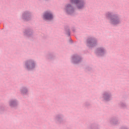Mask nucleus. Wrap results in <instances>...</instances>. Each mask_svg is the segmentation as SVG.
I'll use <instances>...</instances> for the list:
<instances>
[{"mask_svg": "<svg viewBox=\"0 0 129 129\" xmlns=\"http://www.w3.org/2000/svg\"><path fill=\"white\" fill-rule=\"evenodd\" d=\"M66 11L68 13V14H70V13L73 11V8L71 5H68L66 7Z\"/></svg>", "mask_w": 129, "mask_h": 129, "instance_id": "3", "label": "nucleus"}, {"mask_svg": "<svg viewBox=\"0 0 129 129\" xmlns=\"http://www.w3.org/2000/svg\"><path fill=\"white\" fill-rule=\"evenodd\" d=\"M23 93H24V91H23Z\"/></svg>", "mask_w": 129, "mask_h": 129, "instance_id": "7", "label": "nucleus"}, {"mask_svg": "<svg viewBox=\"0 0 129 129\" xmlns=\"http://www.w3.org/2000/svg\"><path fill=\"white\" fill-rule=\"evenodd\" d=\"M43 19L44 20H51L53 19V16L50 12H45L43 16Z\"/></svg>", "mask_w": 129, "mask_h": 129, "instance_id": "2", "label": "nucleus"}, {"mask_svg": "<svg viewBox=\"0 0 129 129\" xmlns=\"http://www.w3.org/2000/svg\"><path fill=\"white\" fill-rule=\"evenodd\" d=\"M111 23L113 25H117L119 23V20L117 19H111Z\"/></svg>", "mask_w": 129, "mask_h": 129, "instance_id": "4", "label": "nucleus"}, {"mask_svg": "<svg viewBox=\"0 0 129 129\" xmlns=\"http://www.w3.org/2000/svg\"><path fill=\"white\" fill-rule=\"evenodd\" d=\"M71 2L72 4H76V5H77L78 9H82V8L84 7L83 2L79 0H71Z\"/></svg>", "mask_w": 129, "mask_h": 129, "instance_id": "1", "label": "nucleus"}, {"mask_svg": "<svg viewBox=\"0 0 129 129\" xmlns=\"http://www.w3.org/2000/svg\"><path fill=\"white\" fill-rule=\"evenodd\" d=\"M13 104H16V102H15V101H11V102H10V105H11V106H12V105H13Z\"/></svg>", "mask_w": 129, "mask_h": 129, "instance_id": "5", "label": "nucleus"}, {"mask_svg": "<svg viewBox=\"0 0 129 129\" xmlns=\"http://www.w3.org/2000/svg\"><path fill=\"white\" fill-rule=\"evenodd\" d=\"M110 16V14H108L107 17H109Z\"/></svg>", "mask_w": 129, "mask_h": 129, "instance_id": "6", "label": "nucleus"}]
</instances>
